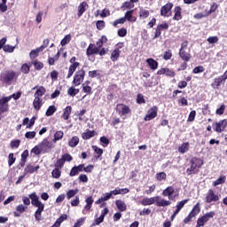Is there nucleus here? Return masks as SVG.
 I'll return each instance as SVG.
<instances>
[{"label":"nucleus","mask_w":227,"mask_h":227,"mask_svg":"<svg viewBox=\"0 0 227 227\" xmlns=\"http://www.w3.org/2000/svg\"><path fill=\"white\" fill-rule=\"evenodd\" d=\"M31 203L33 207H36V211L35 213V221H40L42 219V212L45 209V204L40 201V199L36 196V192L29 194Z\"/></svg>","instance_id":"obj_1"},{"label":"nucleus","mask_w":227,"mask_h":227,"mask_svg":"<svg viewBox=\"0 0 227 227\" xmlns=\"http://www.w3.org/2000/svg\"><path fill=\"white\" fill-rule=\"evenodd\" d=\"M190 164L191 167L186 169L187 175H196L203 164V160L200 158H192L190 161Z\"/></svg>","instance_id":"obj_2"},{"label":"nucleus","mask_w":227,"mask_h":227,"mask_svg":"<svg viewBox=\"0 0 227 227\" xmlns=\"http://www.w3.org/2000/svg\"><path fill=\"white\" fill-rule=\"evenodd\" d=\"M179 56L183 61H190L191 58H192L191 56V49H189V42L184 41L182 43Z\"/></svg>","instance_id":"obj_3"},{"label":"nucleus","mask_w":227,"mask_h":227,"mask_svg":"<svg viewBox=\"0 0 227 227\" xmlns=\"http://www.w3.org/2000/svg\"><path fill=\"white\" fill-rule=\"evenodd\" d=\"M85 75H86V71H84V69H81V70L77 71L74 74L73 84L74 86H81V84H82V82L84 81Z\"/></svg>","instance_id":"obj_4"},{"label":"nucleus","mask_w":227,"mask_h":227,"mask_svg":"<svg viewBox=\"0 0 227 227\" xmlns=\"http://www.w3.org/2000/svg\"><path fill=\"white\" fill-rule=\"evenodd\" d=\"M17 74L13 71H8L5 74H2L0 76V81L2 82H5V84H11L12 81H15L17 79Z\"/></svg>","instance_id":"obj_5"},{"label":"nucleus","mask_w":227,"mask_h":227,"mask_svg":"<svg viewBox=\"0 0 227 227\" xmlns=\"http://www.w3.org/2000/svg\"><path fill=\"white\" fill-rule=\"evenodd\" d=\"M214 215H215V212L214 211L206 213L202 217L197 220V227L205 226V223H208L210 219L214 218Z\"/></svg>","instance_id":"obj_6"},{"label":"nucleus","mask_w":227,"mask_h":227,"mask_svg":"<svg viewBox=\"0 0 227 227\" xmlns=\"http://www.w3.org/2000/svg\"><path fill=\"white\" fill-rule=\"evenodd\" d=\"M158 113H159V107H157V106L151 107L147 111V114L144 118L145 121H152V120L157 118Z\"/></svg>","instance_id":"obj_7"},{"label":"nucleus","mask_w":227,"mask_h":227,"mask_svg":"<svg viewBox=\"0 0 227 227\" xmlns=\"http://www.w3.org/2000/svg\"><path fill=\"white\" fill-rule=\"evenodd\" d=\"M200 212H201V208L200 207V203H197L193 207L191 213L187 215V217L184 218V223L187 224L188 223H191V219H192V217H196V215H198V214H200Z\"/></svg>","instance_id":"obj_8"},{"label":"nucleus","mask_w":227,"mask_h":227,"mask_svg":"<svg viewBox=\"0 0 227 227\" xmlns=\"http://www.w3.org/2000/svg\"><path fill=\"white\" fill-rule=\"evenodd\" d=\"M10 98H0V116L4 114V113H8L10 111Z\"/></svg>","instance_id":"obj_9"},{"label":"nucleus","mask_w":227,"mask_h":227,"mask_svg":"<svg viewBox=\"0 0 227 227\" xmlns=\"http://www.w3.org/2000/svg\"><path fill=\"white\" fill-rule=\"evenodd\" d=\"M215 201H219V195L214 192V190H208L206 195V203H214Z\"/></svg>","instance_id":"obj_10"},{"label":"nucleus","mask_w":227,"mask_h":227,"mask_svg":"<svg viewBox=\"0 0 227 227\" xmlns=\"http://www.w3.org/2000/svg\"><path fill=\"white\" fill-rule=\"evenodd\" d=\"M171 8H173V4L168 3L166 5L162 6L160 9L161 17H171Z\"/></svg>","instance_id":"obj_11"},{"label":"nucleus","mask_w":227,"mask_h":227,"mask_svg":"<svg viewBox=\"0 0 227 227\" xmlns=\"http://www.w3.org/2000/svg\"><path fill=\"white\" fill-rule=\"evenodd\" d=\"M226 126H227L226 119L219 121L218 122L215 123V131L218 133L224 132V129H226Z\"/></svg>","instance_id":"obj_12"},{"label":"nucleus","mask_w":227,"mask_h":227,"mask_svg":"<svg viewBox=\"0 0 227 227\" xmlns=\"http://www.w3.org/2000/svg\"><path fill=\"white\" fill-rule=\"evenodd\" d=\"M99 52H100V49L98 48L93 43H90L86 51V54H87L88 58H90V56H93V54H98Z\"/></svg>","instance_id":"obj_13"},{"label":"nucleus","mask_w":227,"mask_h":227,"mask_svg":"<svg viewBox=\"0 0 227 227\" xmlns=\"http://www.w3.org/2000/svg\"><path fill=\"white\" fill-rule=\"evenodd\" d=\"M158 75H167L168 77H175V72L169 68H160L157 72Z\"/></svg>","instance_id":"obj_14"},{"label":"nucleus","mask_w":227,"mask_h":227,"mask_svg":"<svg viewBox=\"0 0 227 227\" xmlns=\"http://www.w3.org/2000/svg\"><path fill=\"white\" fill-rule=\"evenodd\" d=\"M157 200H159V196L144 198L141 200V205H143L144 207H147L148 205H153V203H156Z\"/></svg>","instance_id":"obj_15"},{"label":"nucleus","mask_w":227,"mask_h":227,"mask_svg":"<svg viewBox=\"0 0 227 227\" xmlns=\"http://www.w3.org/2000/svg\"><path fill=\"white\" fill-rule=\"evenodd\" d=\"M40 148L43 152H49L52 148V142H50L47 139H44L40 144Z\"/></svg>","instance_id":"obj_16"},{"label":"nucleus","mask_w":227,"mask_h":227,"mask_svg":"<svg viewBox=\"0 0 227 227\" xmlns=\"http://www.w3.org/2000/svg\"><path fill=\"white\" fill-rule=\"evenodd\" d=\"M117 111H120L121 114L125 116V114H129V113H130V107L124 104H119L117 105Z\"/></svg>","instance_id":"obj_17"},{"label":"nucleus","mask_w":227,"mask_h":227,"mask_svg":"<svg viewBox=\"0 0 227 227\" xmlns=\"http://www.w3.org/2000/svg\"><path fill=\"white\" fill-rule=\"evenodd\" d=\"M175 193V188L173 186H168L162 192V196H168V200H173V195Z\"/></svg>","instance_id":"obj_18"},{"label":"nucleus","mask_w":227,"mask_h":227,"mask_svg":"<svg viewBox=\"0 0 227 227\" xmlns=\"http://www.w3.org/2000/svg\"><path fill=\"white\" fill-rule=\"evenodd\" d=\"M43 106V99L42 98H35L33 101V107L35 111H40Z\"/></svg>","instance_id":"obj_19"},{"label":"nucleus","mask_w":227,"mask_h":227,"mask_svg":"<svg viewBox=\"0 0 227 227\" xmlns=\"http://www.w3.org/2000/svg\"><path fill=\"white\" fill-rule=\"evenodd\" d=\"M27 210V207L20 204L16 207V211H14V217H20V215L24 214Z\"/></svg>","instance_id":"obj_20"},{"label":"nucleus","mask_w":227,"mask_h":227,"mask_svg":"<svg viewBox=\"0 0 227 227\" xmlns=\"http://www.w3.org/2000/svg\"><path fill=\"white\" fill-rule=\"evenodd\" d=\"M93 197L90 196L85 200L86 205L83 207L82 214H86V210H91V205H93Z\"/></svg>","instance_id":"obj_21"},{"label":"nucleus","mask_w":227,"mask_h":227,"mask_svg":"<svg viewBox=\"0 0 227 227\" xmlns=\"http://www.w3.org/2000/svg\"><path fill=\"white\" fill-rule=\"evenodd\" d=\"M70 114H72V106H67L66 108L63 109L61 119L67 121L70 118Z\"/></svg>","instance_id":"obj_22"},{"label":"nucleus","mask_w":227,"mask_h":227,"mask_svg":"<svg viewBox=\"0 0 227 227\" xmlns=\"http://www.w3.org/2000/svg\"><path fill=\"white\" fill-rule=\"evenodd\" d=\"M79 65H80L79 62H74L69 67L67 79H70V77H72L74 75V72H75V70H77V67H79Z\"/></svg>","instance_id":"obj_23"},{"label":"nucleus","mask_w":227,"mask_h":227,"mask_svg":"<svg viewBox=\"0 0 227 227\" xmlns=\"http://www.w3.org/2000/svg\"><path fill=\"white\" fill-rule=\"evenodd\" d=\"M43 49H45V46H41L35 50H32L29 54L30 59H35V58H38V53L43 52Z\"/></svg>","instance_id":"obj_24"},{"label":"nucleus","mask_w":227,"mask_h":227,"mask_svg":"<svg viewBox=\"0 0 227 227\" xmlns=\"http://www.w3.org/2000/svg\"><path fill=\"white\" fill-rule=\"evenodd\" d=\"M133 15H134V10L128 11L124 16L125 20H128V22H136L137 18L134 17Z\"/></svg>","instance_id":"obj_25"},{"label":"nucleus","mask_w":227,"mask_h":227,"mask_svg":"<svg viewBox=\"0 0 227 227\" xmlns=\"http://www.w3.org/2000/svg\"><path fill=\"white\" fill-rule=\"evenodd\" d=\"M115 205L120 212H125L127 210V204L121 200H115Z\"/></svg>","instance_id":"obj_26"},{"label":"nucleus","mask_w":227,"mask_h":227,"mask_svg":"<svg viewBox=\"0 0 227 227\" xmlns=\"http://www.w3.org/2000/svg\"><path fill=\"white\" fill-rule=\"evenodd\" d=\"M169 205H171V201H169V200L160 199V197H159V199H156V206L157 207H169Z\"/></svg>","instance_id":"obj_27"},{"label":"nucleus","mask_w":227,"mask_h":227,"mask_svg":"<svg viewBox=\"0 0 227 227\" xmlns=\"http://www.w3.org/2000/svg\"><path fill=\"white\" fill-rule=\"evenodd\" d=\"M146 63L149 65L151 70H157L159 68V62L153 59H147Z\"/></svg>","instance_id":"obj_28"},{"label":"nucleus","mask_w":227,"mask_h":227,"mask_svg":"<svg viewBox=\"0 0 227 227\" xmlns=\"http://www.w3.org/2000/svg\"><path fill=\"white\" fill-rule=\"evenodd\" d=\"M40 169V166H35L33 167V165H27L25 168V175H27V173L31 174V173H35L36 171H38Z\"/></svg>","instance_id":"obj_29"},{"label":"nucleus","mask_w":227,"mask_h":227,"mask_svg":"<svg viewBox=\"0 0 227 227\" xmlns=\"http://www.w3.org/2000/svg\"><path fill=\"white\" fill-rule=\"evenodd\" d=\"M174 12H175L174 20H182V7L181 6L175 7Z\"/></svg>","instance_id":"obj_30"},{"label":"nucleus","mask_w":227,"mask_h":227,"mask_svg":"<svg viewBox=\"0 0 227 227\" xmlns=\"http://www.w3.org/2000/svg\"><path fill=\"white\" fill-rule=\"evenodd\" d=\"M88 6V4L86 2H82L78 6V17H82V13L86 12V8Z\"/></svg>","instance_id":"obj_31"},{"label":"nucleus","mask_w":227,"mask_h":227,"mask_svg":"<svg viewBox=\"0 0 227 227\" xmlns=\"http://www.w3.org/2000/svg\"><path fill=\"white\" fill-rule=\"evenodd\" d=\"M223 81H226L224 79V76L222 75V76H218L217 78H215L214 80V82L212 83V87L213 88H218L219 86H221V84L223 83Z\"/></svg>","instance_id":"obj_32"},{"label":"nucleus","mask_w":227,"mask_h":227,"mask_svg":"<svg viewBox=\"0 0 227 227\" xmlns=\"http://www.w3.org/2000/svg\"><path fill=\"white\" fill-rule=\"evenodd\" d=\"M45 88H43V86L39 87L34 94L35 98H41V97H43V95H45Z\"/></svg>","instance_id":"obj_33"},{"label":"nucleus","mask_w":227,"mask_h":227,"mask_svg":"<svg viewBox=\"0 0 227 227\" xmlns=\"http://www.w3.org/2000/svg\"><path fill=\"white\" fill-rule=\"evenodd\" d=\"M68 145L71 148H75V146H77V145H79V137H77V136L73 137L69 140Z\"/></svg>","instance_id":"obj_34"},{"label":"nucleus","mask_w":227,"mask_h":227,"mask_svg":"<svg viewBox=\"0 0 227 227\" xmlns=\"http://www.w3.org/2000/svg\"><path fill=\"white\" fill-rule=\"evenodd\" d=\"M178 152L180 153H187L189 152V142L182 144L178 148Z\"/></svg>","instance_id":"obj_35"},{"label":"nucleus","mask_w":227,"mask_h":227,"mask_svg":"<svg viewBox=\"0 0 227 227\" xmlns=\"http://www.w3.org/2000/svg\"><path fill=\"white\" fill-rule=\"evenodd\" d=\"M68 215H62L59 216V219H57L56 223H54V225L52 227H59L61 226V223H63V221H67Z\"/></svg>","instance_id":"obj_36"},{"label":"nucleus","mask_w":227,"mask_h":227,"mask_svg":"<svg viewBox=\"0 0 227 227\" xmlns=\"http://www.w3.org/2000/svg\"><path fill=\"white\" fill-rule=\"evenodd\" d=\"M121 52V51H120V49H115L111 54V59L113 61H118V58H120Z\"/></svg>","instance_id":"obj_37"},{"label":"nucleus","mask_w":227,"mask_h":227,"mask_svg":"<svg viewBox=\"0 0 227 227\" xmlns=\"http://www.w3.org/2000/svg\"><path fill=\"white\" fill-rule=\"evenodd\" d=\"M79 193V189H74V190H69L67 192V200H72L75 194Z\"/></svg>","instance_id":"obj_38"},{"label":"nucleus","mask_w":227,"mask_h":227,"mask_svg":"<svg viewBox=\"0 0 227 227\" xmlns=\"http://www.w3.org/2000/svg\"><path fill=\"white\" fill-rule=\"evenodd\" d=\"M139 17H141V19H148V17H150V11L140 8Z\"/></svg>","instance_id":"obj_39"},{"label":"nucleus","mask_w":227,"mask_h":227,"mask_svg":"<svg viewBox=\"0 0 227 227\" xmlns=\"http://www.w3.org/2000/svg\"><path fill=\"white\" fill-rule=\"evenodd\" d=\"M79 93V89H75V87H70L67 90V95H69V97H75V95H77Z\"/></svg>","instance_id":"obj_40"},{"label":"nucleus","mask_w":227,"mask_h":227,"mask_svg":"<svg viewBox=\"0 0 227 227\" xmlns=\"http://www.w3.org/2000/svg\"><path fill=\"white\" fill-rule=\"evenodd\" d=\"M226 182V176H221L217 180H215L213 184L215 187H217V185H221L222 184H224Z\"/></svg>","instance_id":"obj_41"},{"label":"nucleus","mask_w":227,"mask_h":227,"mask_svg":"<svg viewBox=\"0 0 227 227\" xmlns=\"http://www.w3.org/2000/svg\"><path fill=\"white\" fill-rule=\"evenodd\" d=\"M56 111H58V108H56L55 106H51L48 107L45 114H46V116H52V114H54V113H56Z\"/></svg>","instance_id":"obj_42"},{"label":"nucleus","mask_w":227,"mask_h":227,"mask_svg":"<svg viewBox=\"0 0 227 227\" xmlns=\"http://www.w3.org/2000/svg\"><path fill=\"white\" fill-rule=\"evenodd\" d=\"M168 178V175H166V172H160L156 174V180L158 182H162V180H166Z\"/></svg>","instance_id":"obj_43"},{"label":"nucleus","mask_w":227,"mask_h":227,"mask_svg":"<svg viewBox=\"0 0 227 227\" xmlns=\"http://www.w3.org/2000/svg\"><path fill=\"white\" fill-rule=\"evenodd\" d=\"M70 40H72V35H67L61 40L60 44L62 45V47H65V45L70 43Z\"/></svg>","instance_id":"obj_44"},{"label":"nucleus","mask_w":227,"mask_h":227,"mask_svg":"<svg viewBox=\"0 0 227 227\" xmlns=\"http://www.w3.org/2000/svg\"><path fill=\"white\" fill-rule=\"evenodd\" d=\"M51 176L53 178H59L61 176V170L58 168H54L51 172Z\"/></svg>","instance_id":"obj_45"},{"label":"nucleus","mask_w":227,"mask_h":227,"mask_svg":"<svg viewBox=\"0 0 227 227\" xmlns=\"http://www.w3.org/2000/svg\"><path fill=\"white\" fill-rule=\"evenodd\" d=\"M93 136H95V131L89 130L82 134V138L83 139H91V137H93Z\"/></svg>","instance_id":"obj_46"},{"label":"nucleus","mask_w":227,"mask_h":227,"mask_svg":"<svg viewBox=\"0 0 227 227\" xmlns=\"http://www.w3.org/2000/svg\"><path fill=\"white\" fill-rule=\"evenodd\" d=\"M22 95L21 92H18V93H14V94H12L11 96L9 97H4V98H9V102L12 100V98H13L14 100H19V98H20V96Z\"/></svg>","instance_id":"obj_47"},{"label":"nucleus","mask_w":227,"mask_h":227,"mask_svg":"<svg viewBox=\"0 0 227 227\" xmlns=\"http://www.w3.org/2000/svg\"><path fill=\"white\" fill-rule=\"evenodd\" d=\"M32 64L34 65L35 70H42V68H43V63L38 60H34Z\"/></svg>","instance_id":"obj_48"},{"label":"nucleus","mask_w":227,"mask_h":227,"mask_svg":"<svg viewBox=\"0 0 227 227\" xmlns=\"http://www.w3.org/2000/svg\"><path fill=\"white\" fill-rule=\"evenodd\" d=\"M63 136H64L63 131H57V132L54 134V139H53V141L56 142V141H59V139H63Z\"/></svg>","instance_id":"obj_49"},{"label":"nucleus","mask_w":227,"mask_h":227,"mask_svg":"<svg viewBox=\"0 0 227 227\" xmlns=\"http://www.w3.org/2000/svg\"><path fill=\"white\" fill-rule=\"evenodd\" d=\"M11 148L14 149V148H19V146H20V140L16 139V140H12L10 144Z\"/></svg>","instance_id":"obj_50"},{"label":"nucleus","mask_w":227,"mask_h":227,"mask_svg":"<svg viewBox=\"0 0 227 227\" xmlns=\"http://www.w3.org/2000/svg\"><path fill=\"white\" fill-rule=\"evenodd\" d=\"M92 149L98 154V159L101 157L102 153H104V150L98 148L97 145H93Z\"/></svg>","instance_id":"obj_51"},{"label":"nucleus","mask_w":227,"mask_h":227,"mask_svg":"<svg viewBox=\"0 0 227 227\" xmlns=\"http://www.w3.org/2000/svg\"><path fill=\"white\" fill-rule=\"evenodd\" d=\"M15 157L13 156V153L9 154V158H8V164L10 167L13 166V164H15Z\"/></svg>","instance_id":"obj_52"},{"label":"nucleus","mask_w":227,"mask_h":227,"mask_svg":"<svg viewBox=\"0 0 227 227\" xmlns=\"http://www.w3.org/2000/svg\"><path fill=\"white\" fill-rule=\"evenodd\" d=\"M36 137V132L35 131H28L25 134V137L27 139H34V137Z\"/></svg>","instance_id":"obj_53"},{"label":"nucleus","mask_w":227,"mask_h":227,"mask_svg":"<svg viewBox=\"0 0 227 227\" xmlns=\"http://www.w3.org/2000/svg\"><path fill=\"white\" fill-rule=\"evenodd\" d=\"M43 150L40 148V145L35 146L31 153H34L35 155H40L42 153Z\"/></svg>","instance_id":"obj_54"},{"label":"nucleus","mask_w":227,"mask_h":227,"mask_svg":"<svg viewBox=\"0 0 227 227\" xmlns=\"http://www.w3.org/2000/svg\"><path fill=\"white\" fill-rule=\"evenodd\" d=\"M4 52L12 53V52H13V51H15V46H12V45H9V44L4 45Z\"/></svg>","instance_id":"obj_55"},{"label":"nucleus","mask_w":227,"mask_h":227,"mask_svg":"<svg viewBox=\"0 0 227 227\" xmlns=\"http://www.w3.org/2000/svg\"><path fill=\"white\" fill-rule=\"evenodd\" d=\"M172 57H173V53H171V51L169 50L165 51L163 54V59H165V61H168Z\"/></svg>","instance_id":"obj_56"},{"label":"nucleus","mask_w":227,"mask_h":227,"mask_svg":"<svg viewBox=\"0 0 227 227\" xmlns=\"http://www.w3.org/2000/svg\"><path fill=\"white\" fill-rule=\"evenodd\" d=\"M96 26L98 29L102 30L106 27V22L104 20H98Z\"/></svg>","instance_id":"obj_57"},{"label":"nucleus","mask_w":227,"mask_h":227,"mask_svg":"<svg viewBox=\"0 0 227 227\" xmlns=\"http://www.w3.org/2000/svg\"><path fill=\"white\" fill-rule=\"evenodd\" d=\"M81 200H79V196H76L73 200H71L72 207H79Z\"/></svg>","instance_id":"obj_58"},{"label":"nucleus","mask_w":227,"mask_h":227,"mask_svg":"<svg viewBox=\"0 0 227 227\" xmlns=\"http://www.w3.org/2000/svg\"><path fill=\"white\" fill-rule=\"evenodd\" d=\"M205 72V67H203V66H199V67H196L194 69H193V74H201Z\"/></svg>","instance_id":"obj_59"},{"label":"nucleus","mask_w":227,"mask_h":227,"mask_svg":"<svg viewBox=\"0 0 227 227\" xmlns=\"http://www.w3.org/2000/svg\"><path fill=\"white\" fill-rule=\"evenodd\" d=\"M29 70H30V67H29V65L27 64H23L22 67H21V72L23 74H29Z\"/></svg>","instance_id":"obj_60"},{"label":"nucleus","mask_w":227,"mask_h":227,"mask_svg":"<svg viewBox=\"0 0 227 227\" xmlns=\"http://www.w3.org/2000/svg\"><path fill=\"white\" fill-rule=\"evenodd\" d=\"M195 118H196V111L192 110L189 114L187 121H194Z\"/></svg>","instance_id":"obj_61"},{"label":"nucleus","mask_w":227,"mask_h":227,"mask_svg":"<svg viewBox=\"0 0 227 227\" xmlns=\"http://www.w3.org/2000/svg\"><path fill=\"white\" fill-rule=\"evenodd\" d=\"M208 43H217L219 42V37L217 36H211L207 38Z\"/></svg>","instance_id":"obj_62"},{"label":"nucleus","mask_w":227,"mask_h":227,"mask_svg":"<svg viewBox=\"0 0 227 227\" xmlns=\"http://www.w3.org/2000/svg\"><path fill=\"white\" fill-rule=\"evenodd\" d=\"M157 27H158V32H159V31H162V29H168L169 25H168V23H163V24L158 25Z\"/></svg>","instance_id":"obj_63"},{"label":"nucleus","mask_w":227,"mask_h":227,"mask_svg":"<svg viewBox=\"0 0 227 227\" xmlns=\"http://www.w3.org/2000/svg\"><path fill=\"white\" fill-rule=\"evenodd\" d=\"M85 218H80L74 223V227H82L84 224Z\"/></svg>","instance_id":"obj_64"}]
</instances>
